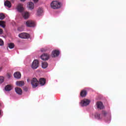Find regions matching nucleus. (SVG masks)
<instances>
[{"label": "nucleus", "instance_id": "nucleus-1", "mask_svg": "<svg viewBox=\"0 0 126 126\" xmlns=\"http://www.w3.org/2000/svg\"><path fill=\"white\" fill-rule=\"evenodd\" d=\"M51 6L53 9H58L61 7V2L58 1H53L51 3Z\"/></svg>", "mask_w": 126, "mask_h": 126}, {"label": "nucleus", "instance_id": "nucleus-2", "mask_svg": "<svg viewBox=\"0 0 126 126\" xmlns=\"http://www.w3.org/2000/svg\"><path fill=\"white\" fill-rule=\"evenodd\" d=\"M31 84L33 88H36L39 85V81L36 78H34L31 80Z\"/></svg>", "mask_w": 126, "mask_h": 126}, {"label": "nucleus", "instance_id": "nucleus-3", "mask_svg": "<svg viewBox=\"0 0 126 126\" xmlns=\"http://www.w3.org/2000/svg\"><path fill=\"white\" fill-rule=\"evenodd\" d=\"M19 38L21 39H29L30 37V35L26 32H22L18 35Z\"/></svg>", "mask_w": 126, "mask_h": 126}, {"label": "nucleus", "instance_id": "nucleus-4", "mask_svg": "<svg viewBox=\"0 0 126 126\" xmlns=\"http://www.w3.org/2000/svg\"><path fill=\"white\" fill-rule=\"evenodd\" d=\"M26 25L27 27H35L36 25L33 21L29 20L26 22Z\"/></svg>", "mask_w": 126, "mask_h": 126}, {"label": "nucleus", "instance_id": "nucleus-5", "mask_svg": "<svg viewBox=\"0 0 126 126\" xmlns=\"http://www.w3.org/2000/svg\"><path fill=\"white\" fill-rule=\"evenodd\" d=\"M39 67V62L38 60H34L32 64V68L33 69H36Z\"/></svg>", "mask_w": 126, "mask_h": 126}, {"label": "nucleus", "instance_id": "nucleus-6", "mask_svg": "<svg viewBox=\"0 0 126 126\" xmlns=\"http://www.w3.org/2000/svg\"><path fill=\"white\" fill-rule=\"evenodd\" d=\"M81 103L82 104V107L88 106L90 103V100L87 99H84L83 100H82Z\"/></svg>", "mask_w": 126, "mask_h": 126}, {"label": "nucleus", "instance_id": "nucleus-7", "mask_svg": "<svg viewBox=\"0 0 126 126\" xmlns=\"http://www.w3.org/2000/svg\"><path fill=\"white\" fill-rule=\"evenodd\" d=\"M41 59L42 61H48L50 59V55L45 53L41 56Z\"/></svg>", "mask_w": 126, "mask_h": 126}, {"label": "nucleus", "instance_id": "nucleus-8", "mask_svg": "<svg viewBox=\"0 0 126 126\" xmlns=\"http://www.w3.org/2000/svg\"><path fill=\"white\" fill-rule=\"evenodd\" d=\"M30 16V14L28 12H24L22 13V16L23 17H24L25 19H28V18H29Z\"/></svg>", "mask_w": 126, "mask_h": 126}, {"label": "nucleus", "instance_id": "nucleus-9", "mask_svg": "<svg viewBox=\"0 0 126 126\" xmlns=\"http://www.w3.org/2000/svg\"><path fill=\"white\" fill-rule=\"evenodd\" d=\"M17 9L19 12H22L23 10H24V9L23 8V6H22V4H19L17 6Z\"/></svg>", "mask_w": 126, "mask_h": 126}, {"label": "nucleus", "instance_id": "nucleus-10", "mask_svg": "<svg viewBox=\"0 0 126 126\" xmlns=\"http://www.w3.org/2000/svg\"><path fill=\"white\" fill-rule=\"evenodd\" d=\"M96 106L97 109H100V110L104 109V105H103V103H102V102H97L96 103Z\"/></svg>", "mask_w": 126, "mask_h": 126}, {"label": "nucleus", "instance_id": "nucleus-11", "mask_svg": "<svg viewBox=\"0 0 126 126\" xmlns=\"http://www.w3.org/2000/svg\"><path fill=\"white\" fill-rule=\"evenodd\" d=\"M59 56H60V51L54 50L52 51V57L55 58V57H58Z\"/></svg>", "mask_w": 126, "mask_h": 126}, {"label": "nucleus", "instance_id": "nucleus-12", "mask_svg": "<svg viewBox=\"0 0 126 126\" xmlns=\"http://www.w3.org/2000/svg\"><path fill=\"white\" fill-rule=\"evenodd\" d=\"M15 92L19 95H22V90L19 88H15Z\"/></svg>", "mask_w": 126, "mask_h": 126}, {"label": "nucleus", "instance_id": "nucleus-13", "mask_svg": "<svg viewBox=\"0 0 126 126\" xmlns=\"http://www.w3.org/2000/svg\"><path fill=\"white\" fill-rule=\"evenodd\" d=\"M24 84H25V83L23 81H18L16 82L17 86H24Z\"/></svg>", "mask_w": 126, "mask_h": 126}, {"label": "nucleus", "instance_id": "nucleus-14", "mask_svg": "<svg viewBox=\"0 0 126 126\" xmlns=\"http://www.w3.org/2000/svg\"><path fill=\"white\" fill-rule=\"evenodd\" d=\"M87 95V91L85 90H83L80 93L81 97H86Z\"/></svg>", "mask_w": 126, "mask_h": 126}, {"label": "nucleus", "instance_id": "nucleus-15", "mask_svg": "<svg viewBox=\"0 0 126 126\" xmlns=\"http://www.w3.org/2000/svg\"><path fill=\"white\" fill-rule=\"evenodd\" d=\"M4 4L5 6H7L8 8H10V7H11V3L7 0L4 2Z\"/></svg>", "mask_w": 126, "mask_h": 126}, {"label": "nucleus", "instance_id": "nucleus-16", "mask_svg": "<svg viewBox=\"0 0 126 126\" xmlns=\"http://www.w3.org/2000/svg\"><path fill=\"white\" fill-rule=\"evenodd\" d=\"M42 13H43V8H39L37 10L36 15H37V16H40L42 15Z\"/></svg>", "mask_w": 126, "mask_h": 126}, {"label": "nucleus", "instance_id": "nucleus-17", "mask_svg": "<svg viewBox=\"0 0 126 126\" xmlns=\"http://www.w3.org/2000/svg\"><path fill=\"white\" fill-rule=\"evenodd\" d=\"M14 76L15 78L19 79L21 77V73L20 72H16L14 74Z\"/></svg>", "mask_w": 126, "mask_h": 126}, {"label": "nucleus", "instance_id": "nucleus-18", "mask_svg": "<svg viewBox=\"0 0 126 126\" xmlns=\"http://www.w3.org/2000/svg\"><path fill=\"white\" fill-rule=\"evenodd\" d=\"M45 84H46V79L44 78H40L39 79V84L41 85V86L45 85Z\"/></svg>", "mask_w": 126, "mask_h": 126}, {"label": "nucleus", "instance_id": "nucleus-19", "mask_svg": "<svg viewBox=\"0 0 126 126\" xmlns=\"http://www.w3.org/2000/svg\"><path fill=\"white\" fill-rule=\"evenodd\" d=\"M28 7L29 9L32 10L34 8V3L32 2H30L28 4Z\"/></svg>", "mask_w": 126, "mask_h": 126}, {"label": "nucleus", "instance_id": "nucleus-20", "mask_svg": "<svg viewBox=\"0 0 126 126\" xmlns=\"http://www.w3.org/2000/svg\"><path fill=\"white\" fill-rule=\"evenodd\" d=\"M94 117L95 119H97V120H101V119L103 118V117H102V115H100L98 113H95Z\"/></svg>", "mask_w": 126, "mask_h": 126}, {"label": "nucleus", "instance_id": "nucleus-21", "mask_svg": "<svg viewBox=\"0 0 126 126\" xmlns=\"http://www.w3.org/2000/svg\"><path fill=\"white\" fill-rule=\"evenodd\" d=\"M11 89H12V88H11V86L9 85L6 86L5 87V91H10Z\"/></svg>", "mask_w": 126, "mask_h": 126}, {"label": "nucleus", "instance_id": "nucleus-22", "mask_svg": "<svg viewBox=\"0 0 126 126\" xmlns=\"http://www.w3.org/2000/svg\"><path fill=\"white\" fill-rule=\"evenodd\" d=\"M42 68H47L48 67V63L47 62H43L42 63Z\"/></svg>", "mask_w": 126, "mask_h": 126}, {"label": "nucleus", "instance_id": "nucleus-23", "mask_svg": "<svg viewBox=\"0 0 126 126\" xmlns=\"http://www.w3.org/2000/svg\"><path fill=\"white\" fill-rule=\"evenodd\" d=\"M0 26H1L2 28L5 27V25H4V22L3 21H0Z\"/></svg>", "mask_w": 126, "mask_h": 126}, {"label": "nucleus", "instance_id": "nucleus-24", "mask_svg": "<svg viewBox=\"0 0 126 126\" xmlns=\"http://www.w3.org/2000/svg\"><path fill=\"white\" fill-rule=\"evenodd\" d=\"M41 51L46 53V52H50V50H49V49H48V48H42L41 49Z\"/></svg>", "mask_w": 126, "mask_h": 126}, {"label": "nucleus", "instance_id": "nucleus-25", "mask_svg": "<svg viewBox=\"0 0 126 126\" xmlns=\"http://www.w3.org/2000/svg\"><path fill=\"white\" fill-rule=\"evenodd\" d=\"M8 47L10 49H13L14 48V44L11 43L8 44Z\"/></svg>", "mask_w": 126, "mask_h": 126}, {"label": "nucleus", "instance_id": "nucleus-26", "mask_svg": "<svg viewBox=\"0 0 126 126\" xmlns=\"http://www.w3.org/2000/svg\"><path fill=\"white\" fill-rule=\"evenodd\" d=\"M101 114H102V116H103V117H106V116H107V115L108 114V112H107L105 110H103L102 111V113Z\"/></svg>", "mask_w": 126, "mask_h": 126}, {"label": "nucleus", "instance_id": "nucleus-27", "mask_svg": "<svg viewBox=\"0 0 126 126\" xmlns=\"http://www.w3.org/2000/svg\"><path fill=\"white\" fill-rule=\"evenodd\" d=\"M4 17H5L4 14H3V13L0 14V19L1 20L4 19Z\"/></svg>", "mask_w": 126, "mask_h": 126}, {"label": "nucleus", "instance_id": "nucleus-28", "mask_svg": "<svg viewBox=\"0 0 126 126\" xmlns=\"http://www.w3.org/2000/svg\"><path fill=\"white\" fill-rule=\"evenodd\" d=\"M4 81V78L3 77H0V84L2 83Z\"/></svg>", "mask_w": 126, "mask_h": 126}, {"label": "nucleus", "instance_id": "nucleus-29", "mask_svg": "<svg viewBox=\"0 0 126 126\" xmlns=\"http://www.w3.org/2000/svg\"><path fill=\"white\" fill-rule=\"evenodd\" d=\"M3 45H4L3 40H2V39L0 38V46H3Z\"/></svg>", "mask_w": 126, "mask_h": 126}, {"label": "nucleus", "instance_id": "nucleus-30", "mask_svg": "<svg viewBox=\"0 0 126 126\" xmlns=\"http://www.w3.org/2000/svg\"><path fill=\"white\" fill-rule=\"evenodd\" d=\"M18 31H23V28L21 27H19L18 28Z\"/></svg>", "mask_w": 126, "mask_h": 126}, {"label": "nucleus", "instance_id": "nucleus-31", "mask_svg": "<svg viewBox=\"0 0 126 126\" xmlns=\"http://www.w3.org/2000/svg\"><path fill=\"white\" fill-rule=\"evenodd\" d=\"M3 33V30H2V29H0V35L2 34V33Z\"/></svg>", "mask_w": 126, "mask_h": 126}, {"label": "nucleus", "instance_id": "nucleus-32", "mask_svg": "<svg viewBox=\"0 0 126 126\" xmlns=\"http://www.w3.org/2000/svg\"><path fill=\"white\" fill-rule=\"evenodd\" d=\"M7 76H8V78H10V77H11V75L9 73H8Z\"/></svg>", "mask_w": 126, "mask_h": 126}, {"label": "nucleus", "instance_id": "nucleus-33", "mask_svg": "<svg viewBox=\"0 0 126 126\" xmlns=\"http://www.w3.org/2000/svg\"><path fill=\"white\" fill-rule=\"evenodd\" d=\"M24 90H25V91H27V90H28V89H27V88H24Z\"/></svg>", "mask_w": 126, "mask_h": 126}, {"label": "nucleus", "instance_id": "nucleus-34", "mask_svg": "<svg viewBox=\"0 0 126 126\" xmlns=\"http://www.w3.org/2000/svg\"><path fill=\"white\" fill-rule=\"evenodd\" d=\"M39 0H33V1H34V2H38Z\"/></svg>", "mask_w": 126, "mask_h": 126}, {"label": "nucleus", "instance_id": "nucleus-35", "mask_svg": "<svg viewBox=\"0 0 126 126\" xmlns=\"http://www.w3.org/2000/svg\"><path fill=\"white\" fill-rule=\"evenodd\" d=\"M30 79H27V82H30Z\"/></svg>", "mask_w": 126, "mask_h": 126}, {"label": "nucleus", "instance_id": "nucleus-36", "mask_svg": "<svg viewBox=\"0 0 126 126\" xmlns=\"http://www.w3.org/2000/svg\"><path fill=\"white\" fill-rule=\"evenodd\" d=\"M21 1H25L26 0H20Z\"/></svg>", "mask_w": 126, "mask_h": 126}, {"label": "nucleus", "instance_id": "nucleus-37", "mask_svg": "<svg viewBox=\"0 0 126 126\" xmlns=\"http://www.w3.org/2000/svg\"><path fill=\"white\" fill-rule=\"evenodd\" d=\"M0 70H1V69H2V67H1L0 68Z\"/></svg>", "mask_w": 126, "mask_h": 126}]
</instances>
